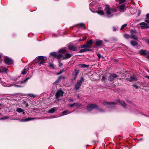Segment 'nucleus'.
Instances as JSON below:
<instances>
[{"instance_id":"f257e3e1","label":"nucleus","mask_w":149,"mask_h":149,"mask_svg":"<svg viewBox=\"0 0 149 149\" xmlns=\"http://www.w3.org/2000/svg\"><path fill=\"white\" fill-rule=\"evenodd\" d=\"M104 10L105 13L109 17L113 16L114 13L117 11V9L113 8H110L109 7H106Z\"/></svg>"},{"instance_id":"f03ea898","label":"nucleus","mask_w":149,"mask_h":149,"mask_svg":"<svg viewBox=\"0 0 149 149\" xmlns=\"http://www.w3.org/2000/svg\"><path fill=\"white\" fill-rule=\"evenodd\" d=\"M36 59L38 61H41L39 64L40 65H41L45 62V61L47 60V58L46 57L39 56L36 58Z\"/></svg>"},{"instance_id":"7ed1b4c3","label":"nucleus","mask_w":149,"mask_h":149,"mask_svg":"<svg viewBox=\"0 0 149 149\" xmlns=\"http://www.w3.org/2000/svg\"><path fill=\"white\" fill-rule=\"evenodd\" d=\"M116 102H109L105 101H103L102 102L103 104L108 108H111L113 107L114 105L116 104Z\"/></svg>"},{"instance_id":"20e7f679","label":"nucleus","mask_w":149,"mask_h":149,"mask_svg":"<svg viewBox=\"0 0 149 149\" xmlns=\"http://www.w3.org/2000/svg\"><path fill=\"white\" fill-rule=\"evenodd\" d=\"M94 108L98 109V106L95 104H91L88 105L87 107V109L88 111H91Z\"/></svg>"},{"instance_id":"39448f33","label":"nucleus","mask_w":149,"mask_h":149,"mask_svg":"<svg viewBox=\"0 0 149 149\" xmlns=\"http://www.w3.org/2000/svg\"><path fill=\"white\" fill-rule=\"evenodd\" d=\"M84 81L83 77H81V79L79 80L75 85V88L76 90L79 89L80 86L81 85L82 82Z\"/></svg>"},{"instance_id":"423d86ee","label":"nucleus","mask_w":149,"mask_h":149,"mask_svg":"<svg viewBox=\"0 0 149 149\" xmlns=\"http://www.w3.org/2000/svg\"><path fill=\"white\" fill-rule=\"evenodd\" d=\"M63 93L64 92L61 89L58 90L55 94L56 98H58L61 96H63Z\"/></svg>"},{"instance_id":"0eeeda50","label":"nucleus","mask_w":149,"mask_h":149,"mask_svg":"<svg viewBox=\"0 0 149 149\" xmlns=\"http://www.w3.org/2000/svg\"><path fill=\"white\" fill-rule=\"evenodd\" d=\"M139 53L141 55L146 56V57L149 56V52L143 49L140 50Z\"/></svg>"},{"instance_id":"6e6552de","label":"nucleus","mask_w":149,"mask_h":149,"mask_svg":"<svg viewBox=\"0 0 149 149\" xmlns=\"http://www.w3.org/2000/svg\"><path fill=\"white\" fill-rule=\"evenodd\" d=\"M118 76L115 74H111L108 78V80L110 81H113V79L117 77Z\"/></svg>"},{"instance_id":"1a4fd4ad","label":"nucleus","mask_w":149,"mask_h":149,"mask_svg":"<svg viewBox=\"0 0 149 149\" xmlns=\"http://www.w3.org/2000/svg\"><path fill=\"white\" fill-rule=\"evenodd\" d=\"M139 24L141 25L140 28L141 29H147L149 27V25L145 22H141Z\"/></svg>"},{"instance_id":"9d476101","label":"nucleus","mask_w":149,"mask_h":149,"mask_svg":"<svg viewBox=\"0 0 149 149\" xmlns=\"http://www.w3.org/2000/svg\"><path fill=\"white\" fill-rule=\"evenodd\" d=\"M68 48L70 50L76 51L77 50V47L72 45H70L68 46Z\"/></svg>"},{"instance_id":"9b49d317","label":"nucleus","mask_w":149,"mask_h":149,"mask_svg":"<svg viewBox=\"0 0 149 149\" xmlns=\"http://www.w3.org/2000/svg\"><path fill=\"white\" fill-rule=\"evenodd\" d=\"M6 63L8 65H10L13 63V61L11 59L8 58H6L4 60Z\"/></svg>"},{"instance_id":"f8f14e48","label":"nucleus","mask_w":149,"mask_h":149,"mask_svg":"<svg viewBox=\"0 0 149 149\" xmlns=\"http://www.w3.org/2000/svg\"><path fill=\"white\" fill-rule=\"evenodd\" d=\"M95 44L96 46L98 47H100L102 45V41L101 40H95Z\"/></svg>"},{"instance_id":"ddd939ff","label":"nucleus","mask_w":149,"mask_h":149,"mask_svg":"<svg viewBox=\"0 0 149 149\" xmlns=\"http://www.w3.org/2000/svg\"><path fill=\"white\" fill-rule=\"evenodd\" d=\"M127 80L130 82H132L134 81H136L137 80V79L135 76H132L128 78Z\"/></svg>"},{"instance_id":"4468645a","label":"nucleus","mask_w":149,"mask_h":149,"mask_svg":"<svg viewBox=\"0 0 149 149\" xmlns=\"http://www.w3.org/2000/svg\"><path fill=\"white\" fill-rule=\"evenodd\" d=\"M93 40L92 39H91L89 41H87L86 42V44L89 47H88V49L91 47V45H92L93 43Z\"/></svg>"},{"instance_id":"2eb2a0df","label":"nucleus","mask_w":149,"mask_h":149,"mask_svg":"<svg viewBox=\"0 0 149 149\" xmlns=\"http://www.w3.org/2000/svg\"><path fill=\"white\" fill-rule=\"evenodd\" d=\"M58 109L57 108H52L48 111V113H53Z\"/></svg>"},{"instance_id":"dca6fc26","label":"nucleus","mask_w":149,"mask_h":149,"mask_svg":"<svg viewBox=\"0 0 149 149\" xmlns=\"http://www.w3.org/2000/svg\"><path fill=\"white\" fill-rule=\"evenodd\" d=\"M72 56V54L70 53L66 54H65V56L63 58V59H66L70 58Z\"/></svg>"},{"instance_id":"f3484780","label":"nucleus","mask_w":149,"mask_h":149,"mask_svg":"<svg viewBox=\"0 0 149 149\" xmlns=\"http://www.w3.org/2000/svg\"><path fill=\"white\" fill-rule=\"evenodd\" d=\"M61 78H64V77H63L62 76H60L58 77V79L56 80V81L54 82V84H55L58 83H59Z\"/></svg>"},{"instance_id":"a211bd4d","label":"nucleus","mask_w":149,"mask_h":149,"mask_svg":"<svg viewBox=\"0 0 149 149\" xmlns=\"http://www.w3.org/2000/svg\"><path fill=\"white\" fill-rule=\"evenodd\" d=\"M90 49L88 48H86L84 49H82L80 50L79 51V53H83L87 51H90Z\"/></svg>"},{"instance_id":"6ab92c4d","label":"nucleus","mask_w":149,"mask_h":149,"mask_svg":"<svg viewBox=\"0 0 149 149\" xmlns=\"http://www.w3.org/2000/svg\"><path fill=\"white\" fill-rule=\"evenodd\" d=\"M131 44L133 46L135 47L137 46L138 44L137 42L134 41H131L130 42Z\"/></svg>"},{"instance_id":"aec40b11","label":"nucleus","mask_w":149,"mask_h":149,"mask_svg":"<svg viewBox=\"0 0 149 149\" xmlns=\"http://www.w3.org/2000/svg\"><path fill=\"white\" fill-rule=\"evenodd\" d=\"M79 67L83 68H88L89 67V65H86L83 64H79L78 65Z\"/></svg>"},{"instance_id":"412c9836","label":"nucleus","mask_w":149,"mask_h":149,"mask_svg":"<svg viewBox=\"0 0 149 149\" xmlns=\"http://www.w3.org/2000/svg\"><path fill=\"white\" fill-rule=\"evenodd\" d=\"M125 6L124 4H122L120 6L119 8L120 11L123 12L125 11Z\"/></svg>"},{"instance_id":"4be33fe9","label":"nucleus","mask_w":149,"mask_h":149,"mask_svg":"<svg viewBox=\"0 0 149 149\" xmlns=\"http://www.w3.org/2000/svg\"><path fill=\"white\" fill-rule=\"evenodd\" d=\"M119 102L123 107H125L126 106V104L124 101H118Z\"/></svg>"},{"instance_id":"5701e85b","label":"nucleus","mask_w":149,"mask_h":149,"mask_svg":"<svg viewBox=\"0 0 149 149\" xmlns=\"http://www.w3.org/2000/svg\"><path fill=\"white\" fill-rule=\"evenodd\" d=\"M130 37L134 40H138L137 37L132 33Z\"/></svg>"},{"instance_id":"b1692460","label":"nucleus","mask_w":149,"mask_h":149,"mask_svg":"<svg viewBox=\"0 0 149 149\" xmlns=\"http://www.w3.org/2000/svg\"><path fill=\"white\" fill-rule=\"evenodd\" d=\"M60 53L64 54L66 53L67 52L66 50L65 49H61L59 51Z\"/></svg>"},{"instance_id":"393cba45","label":"nucleus","mask_w":149,"mask_h":149,"mask_svg":"<svg viewBox=\"0 0 149 149\" xmlns=\"http://www.w3.org/2000/svg\"><path fill=\"white\" fill-rule=\"evenodd\" d=\"M16 111L19 113H22L24 111V110L20 108H18L17 109Z\"/></svg>"},{"instance_id":"a878e982","label":"nucleus","mask_w":149,"mask_h":149,"mask_svg":"<svg viewBox=\"0 0 149 149\" xmlns=\"http://www.w3.org/2000/svg\"><path fill=\"white\" fill-rule=\"evenodd\" d=\"M77 26L78 27H85V26L84 24L83 23H80L77 24Z\"/></svg>"},{"instance_id":"bb28decb","label":"nucleus","mask_w":149,"mask_h":149,"mask_svg":"<svg viewBox=\"0 0 149 149\" xmlns=\"http://www.w3.org/2000/svg\"><path fill=\"white\" fill-rule=\"evenodd\" d=\"M50 55L51 56H53L55 58H56L57 55V53L55 52H52L50 53Z\"/></svg>"},{"instance_id":"cd10ccee","label":"nucleus","mask_w":149,"mask_h":149,"mask_svg":"<svg viewBox=\"0 0 149 149\" xmlns=\"http://www.w3.org/2000/svg\"><path fill=\"white\" fill-rule=\"evenodd\" d=\"M37 118H31V117H28V118L25 119L26 120V122L28 121L31 120H33L35 119H37Z\"/></svg>"},{"instance_id":"c85d7f7f","label":"nucleus","mask_w":149,"mask_h":149,"mask_svg":"<svg viewBox=\"0 0 149 149\" xmlns=\"http://www.w3.org/2000/svg\"><path fill=\"white\" fill-rule=\"evenodd\" d=\"M70 113L68 112V111H67V110H65L62 112V114L63 115H66L68 114H69Z\"/></svg>"},{"instance_id":"c756f323","label":"nucleus","mask_w":149,"mask_h":149,"mask_svg":"<svg viewBox=\"0 0 149 149\" xmlns=\"http://www.w3.org/2000/svg\"><path fill=\"white\" fill-rule=\"evenodd\" d=\"M88 47H89L86 44L81 45L80 46V47L81 48H88Z\"/></svg>"},{"instance_id":"7c9ffc66","label":"nucleus","mask_w":149,"mask_h":149,"mask_svg":"<svg viewBox=\"0 0 149 149\" xmlns=\"http://www.w3.org/2000/svg\"><path fill=\"white\" fill-rule=\"evenodd\" d=\"M78 105V104L77 103H74L72 104H70L69 105V106L70 107H73L74 106H77Z\"/></svg>"},{"instance_id":"2f4dec72","label":"nucleus","mask_w":149,"mask_h":149,"mask_svg":"<svg viewBox=\"0 0 149 149\" xmlns=\"http://www.w3.org/2000/svg\"><path fill=\"white\" fill-rule=\"evenodd\" d=\"M62 55L61 54H59L58 55H57L56 58L57 59L59 60L61 59L62 58Z\"/></svg>"},{"instance_id":"473e14b6","label":"nucleus","mask_w":149,"mask_h":149,"mask_svg":"<svg viewBox=\"0 0 149 149\" xmlns=\"http://www.w3.org/2000/svg\"><path fill=\"white\" fill-rule=\"evenodd\" d=\"M124 37L126 39H128L130 37V36L127 34H125L124 35Z\"/></svg>"},{"instance_id":"72a5a7b5","label":"nucleus","mask_w":149,"mask_h":149,"mask_svg":"<svg viewBox=\"0 0 149 149\" xmlns=\"http://www.w3.org/2000/svg\"><path fill=\"white\" fill-rule=\"evenodd\" d=\"M1 71L3 72H6L7 69L5 68H2L1 69Z\"/></svg>"},{"instance_id":"f704fd0d","label":"nucleus","mask_w":149,"mask_h":149,"mask_svg":"<svg viewBox=\"0 0 149 149\" xmlns=\"http://www.w3.org/2000/svg\"><path fill=\"white\" fill-rule=\"evenodd\" d=\"M97 13L100 15H103L104 12L102 10H98L97 11Z\"/></svg>"},{"instance_id":"c9c22d12","label":"nucleus","mask_w":149,"mask_h":149,"mask_svg":"<svg viewBox=\"0 0 149 149\" xmlns=\"http://www.w3.org/2000/svg\"><path fill=\"white\" fill-rule=\"evenodd\" d=\"M9 118L8 116H6L0 118V120H4L7 119Z\"/></svg>"},{"instance_id":"e433bc0d","label":"nucleus","mask_w":149,"mask_h":149,"mask_svg":"<svg viewBox=\"0 0 149 149\" xmlns=\"http://www.w3.org/2000/svg\"><path fill=\"white\" fill-rule=\"evenodd\" d=\"M28 96H30L31 97H33V98H34L36 97V95H33V94H28Z\"/></svg>"},{"instance_id":"4c0bfd02","label":"nucleus","mask_w":149,"mask_h":149,"mask_svg":"<svg viewBox=\"0 0 149 149\" xmlns=\"http://www.w3.org/2000/svg\"><path fill=\"white\" fill-rule=\"evenodd\" d=\"M64 70H61L59 72H58V73H56V74L57 75H59L61 74H62L63 72H64Z\"/></svg>"},{"instance_id":"58836bf2","label":"nucleus","mask_w":149,"mask_h":149,"mask_svg":"<svg viewBox=\"0 0 149 149\" xmlns=\"http://www.w3.org/2000/svg\"><path fill=\"white\" fill-rule=\"evenodd\" d=\"M26 72L27 71H26V69L24 68L22 71V74H25L26 73Z\"/></svg>"},{"instance_id":"ea45409f","label":"nucleus","mask_w":149,"mask_h":149,"mask_svg":"<svg viewBox=\"0 0 149 149\" xmlns=\"http://www.w3.org/2000/svg\"><path fill=\"white\" fill-rule=\"evenodd\" d=\"M127 24H125L123 25L120 28V29L121 30H122L126 26H127Z\"/></svg>"},{"instance_id":"a19ab883","label":"nucleus","mask_w":149,"mask_h":149,"mask_svg":"<svg viewBox=\"0 0 149 149\" xmlns=\"http://www.w3.org/2000/svg\"><path fill=\"white\" fill-rule=\"evenodd\" d=\"M23 104H24L26 105V107H27L28 106V104L27 103V102L26 101H23Z\"/></svg>"},{"instance_id":"79ce46f5","label":"nucleus","mask_w":149,"mask_h":149,"mask_svg":"<svg viewBox=\"0 0 149 149\" xmlns=\"http://www.w3.org/2000/svg\"><path fill=\"white\" fill-rule=\"evenodd\" d=\"M79 70H75V76H76L78 74L79 72Z\"/></svg>"},{"instance_id":"37998d69","label":"nucleus","mask_w":149,"mask_h":149,"mask_svg":"<svg viewBox=\"0 0 149 149\" xmlns=\"http://www.w3.org/2000/svg\"><path fill=\"white\" fill-rule=\"evenodd\" d=\"M87 38V37H86V36H85L83 39H79V41H84V40H85V39H86V38Z\"/></svg>"},{"instance_id":"c03bdc74","label":"nucleus","mask_w":149,"mask_h":149,"mask_svg":"<svg viewBox=\"0 0 149 149\" xmlns=\"http://www.w3.org/2000/svg\"><path fill=\"white\" fill-rule=\"evenodd\" d=\"M126 0H120L119 1L120 4H121L124 2Z\"/></svg>"},{"instance_id":"a18cd8bd","label":"nucleus","mask_w":149,"mask_h":149,"mask_svg":"<svg viewBox=\"0 0 149 149\" xmlns=\"http://www.w3.org/2000/svg\"><path fill=\"white\" fill-rule=\"evenodd\" d=\"M97 55L99 59L101 57V55L100 54L98 53L97 54Z\"/></svg>"},{"instance_id":"49530a36","label":"nucleus","mask_w":149,"mask_h":149,"mask_svg":"<svg viewBox=\"0 0 149 149\" xmlns=\"http://www.w3.org/2000/svg\"><path fill=\"white\" fill-rule=\"evenodd\" d=\"M133 86L135 87L136 89H138L139 88V87L136 85L134 84L133 85Z\"/></svg>"},{"instance_id":"de8ad7c7","label":"nucleus","mask_w":149,"mask_h":149,"mask_svg":"<svg viewBox=\"0 0 149 149\" xmlns=\"http://www.w3.org/2000/svg\"><path fill=\"white\" fill-rule=\"evenodd\" d=\"M26 120L25 119H21L20 120L21 122H26Z\"/></svg>"},{"instance_id":"09e8293b","label":"nucleus","mask_w":149,"mask_h":149,"mask_svg":"<svg viewBox=\"0 0 149 149\" xmlns=\"http://www.w3.org/2000/svg\"><path fill=\"white\" fill-rule=\"evenodd\" d=\"M113 31H116V28L115 27H113Z\"/></svg>"},{"instance_id":"8fccbe9b","label":"nucleus","mask_w":149,"mask_h":149,"mask_svg":"<svg viewBox=\"0 0 149 149\" xmlns=\"http://www.w3.org/2000/svg\"><path fill=\"white\" fill-rule=\"evenodd\" d=\"M49 66H50V67H52V68H54V65L52 64H50V65H49Z\"/></svg>"},{"instance_id":"3c124183","label":"nucleus","mask_w":149,"mask_h":149,"mask_svg":"<svg viewBox=\"0 0 149 149\" xmlns=\"http://www.w3.org/2000/svg\"><path fill=\"white\" fill-rule=\"evenodd\" d=\"M146 18L149 19V14H147L146 15Z\"/></svg>"},{"instance_id":"603ef678","label":"nucleus","mask_w":149,"mask_h":149,"mask_svg":"<svg viewBox=\"0 0 149 149\" xmlns=\"http://www.w3.org/2000/svg\"><path fill=\"white\" fill-rule=\"evenodd\" d=\"M29 79V77H27L26 78L24 79L25 81L26 82L27 80H28Z\"/></svg>"},{"instance_id":"864d4df0","label":"nucleus","mask_w":149,"mask_h":149,"mask_svg":"<svg viewBox=\"0 0 149 149\" xmlns=\"http://www.w3.org/2000/svg\"><path fill=\"white\" fill-rule=\"evenodd\" d=\"M145 22H146L149 23V20H146Z\"/></svg>"},{"instance_id":"5fc2aeb1","label":"nucleus","mask_w":149,"mask_h":149,"mask_svg":"<svg viewBox=\"0 0 149 149\" xmlns=\"http://www.w3.org/2000/svg\"><path fill=\"white\" fill-rule=\"evenodd\" d=\"M74 100L73 99H69V101L71 102H73L74 101Z\"/></svg>"},{"instance_id":"6e6d98bb","label":"nucleus","mask_w":149,"mask_h":149,"mask_svg":"<svg viewBox=\"0 0 149 149\" xmlns=\"http://www.w3.org/2000/svg\"><path fill=\"white\" fill-rule=\"evenodd\" d=\"M25 82L26 81H25V80H24L23 81H22L21 83V84H23L25 83Z\"/></svg>"},{"instance_id":"4d7b16f0","label":"nucleus","mask_w":149,"mask_h":149,"mask_svg":"<svg viewBox=\"0 0 149 149\" xmlns=\"http://www.w3.org/2000/svg\"><path fill=\"white\" fill-rule=\"evenodd\" d=\"M145 77L149 79V76H146Z\"/></svg>"},{"instance_id":"13d9d810","label":"nucleus","mask_w":149,"mask_h":149,"mask_svg":"<svg viewBox=\"0 0 149 149\" xmlns=\"http://www.w3.org/2000/svg\"><path fill=\"white\" fill-rule=\"evenodd\" d=\"M138 12H139V13H138V16H139V15H140V10H139L138 11Z\"/></svg>"},{"instance_id":"bf43d9fd","label":"nucleus","mask_w":149,"mask_h":149,"mask_svg":"<svg viewBox=\"0 0 149 149\" xmlns=\"http://www.w3.org/2000/svg\"><path fill=\"white\" fill-rule=\"evenodd\" d=\"M147 42H148V44L149 45V40H148L147 41Z\"/></svg>"},{"instance_id":"052dcab7","label":"nucleus","mask_w":149,"mask_h":149,"mask_svg":"<svg viewBox=\"0 0 149 149\" xmlns=\"http://www.w3.org/2000/svg\"><path fill=\"white\" fill-rule=\"evenodd\" d=\"M90 6H91V5H93L92 3H90Z\"/></svg>"},{"instance_id":"680f3d73","label":"nucleus","mask_w":149,"mask_h":149,"mask_svg":"<svg viewBox=\"0 0 149 149\" xmlns=\"http://www.w3.org/2000/svg\"><path fill=\"white\" fill-rule=\"evenodd\" d=\"M60 65H62L63 64L62 63H61V64H60Z\"/></svg>"},{"instance_id":"e2e57ef3","label":"nucleus","mask_w":149,"mask_h":149,"mask_svg":"<svg viewBox=\"0 0 149 149\" xmlns=\"http://www.w3.org/2000/svg\"><path fill=\"white\" fill-rule=\"evenodd\" d=\"M147 58L149 59V56Z\"/></svg>"},{"instance_id":"0e129e2a","label":"nucleus","mask_w":149,"mask_h":149,"mask_svg":"<svg viewBox=\"0 0 149 149\" xmlns=\"http://www.w3.org/2000/svg\"><path fill=\"white\" fill-rule=\"evenodd\" d=\"M1 55H0V58H1Z\"/></svg>"},{"instance_id":"69168bd1","label":"nucleus","mask_w":149,"mask_h":149,"mask_svg":"<svg viewBox=\"0 0 149 149\" xmlns=\"http://www.w3.org/2000/svg\"><path fill=\"white\" fill-rule=\"evenodd\" d=\"M18 86L19 87H20V86Z\"/></svg>"},{"instance_id":"338daca9","label":"nucleus","mask_w":149,"mask_h":149,"mask_svg":"<svg viewBox=\"0 0 149 149\" xmlns=\"http://www.w3.org/2000/svg\"><path fill=\"white\" fill-rule=\"evenodd\" d=\"M1 115V113H0V115Z\"/></svg>"},{"instance_id":"774afa93","label":"nucleus","mask_w":149,"mask_h":149,"mask_svg":"<svg viewBox=\"0 0 149 149\" xmlns=\"http://www.w3.org/2000/svg\"><path fill=\"white\" fill-rule=\"evenodd\" d=\"M23 114H24V112H23Z\"/></svg>"}]
</instances>
